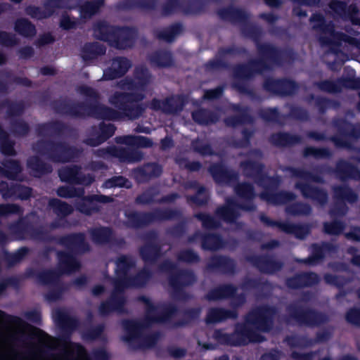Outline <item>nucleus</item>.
I'll return each mask as SVG.
<instances>
[{"instance_id":"obj_47","label":"nucleus","mask_w":360,"mask_h":360,"mask_svg":"<svg viewBox=\"0 0 360 360\" xmlns=\"http://www.w3.org/2000/svg\"><path fill=\"white\" fill-rule=\"evenodd\" d=\"M133 177L139 184L146 183L158 176V162H148L132 170Z\"/></svg>"},{"instance_id":"obj_29","label":"nucleus","mask_w":360,"mask_h":360,"mask_svg":"<svg viewBox=\"0 0 360 360\" xmlns=\"http://www.w3.org/2000/svg\"><path fill=\"white\" fill-rule=\"evenodd\" d=\"M0 193L4 200L14 198L27 200L32 195V188L20 184H9L5 181H0Z\"/></svg>"},{"instance_id":"obj_3","label":"nucleus","mask_w":360,"mask_h":360,"mask_svg":"<svg viewBox=\"0 0 360 360\" xmlns=\"http://www.w3.org/2000/svg\"><path fill=\"white\" fill-rule=\"evenodd\" d=\"M58 244L67 250H59L56 253L58 267L62 273L72 274L79 271L81 262L77 255H82L91 251V247L84 232H72L59 236Z\"/></svg>"},{"instance_id":"obj_54","label":"nucleus","mask_w":360,"mask_h":360,"mask_svg":"<svg viewBox=\"0 0 360 360\" xmlns=\"http://www.w3.org/2000/svg\"><path fill=\"white\" fill-rule=\"evenodd\" d=\"M234 192L239 198L245 201L244 203H253L257 195L253 184L249 182L237 183Z\"/></svg>"},{"instance_id":"obj_52","label":"nucleus","mask_w":360,"mask_h":360,"mask_svg":"<svg viewBox=\"0 0 360 360\" xmlns=\"http://www.w3.org/2000/svg\"><path fill=\"white\" fill-rule=\"evenodd\" d=\"M27 166L36 177L51 174L53 171L51 165L45 162L37 155L31 156L27 159Z\"/></svg>"},{"instance_id":"obj_15","label":"nucleus","mask_w":360,"mask_h":360,"mask_svg":"<svg viewBox=\"0 0 360 360\" xmlns=\"http://www.w3.org/2000/svg\"><path fill=\"white\" fill-rule=\"evenodd\" d=\"M311 22L314 23V27L320 29L329 37V41L325 45H342L343 43L348 45H360V42L356 38L347 36L343 33L335 32L333 26L326 25L325 20L321 14H314L311 18Z\"/></svg>"},{"instance_id":"obj_53","label":"nucleus","mask_w":360,"mask_h":360,"mask_svg":"<svg viewBox=\"0 0 360 360\" xmlns=\"http://www.w3.org/2000/svg\"><path fill=\"white\" fill-rule=\"evenodd\" d=\"M191 187L195 188L197 191L194 195L187 196V202L198 207L207 205L210 196L206 188L203 186H200L197 181L192 182Z\"/></svg>"},{"instance_id":"obj_49","label":"nucleus","mask_w":360,"mask_h":360,"mask_svg":"<svg viewBox=\"0 0 360 360\" xmlns=\"http://www.w3.org/2000/svg\"><path fill=\"white\" fill-rule=\"evenodd\" d=\"M335 173L341 180H360V169L354 165L344 160L338 161Z\"/></svg>"},{"instance_id":"obj_63","label":"nucleus","mask_w":360,"mask_h":360,"mask_svg":"<svg viewBox=\"0 0 360 360\" xmlns=\"http://www.w3.org/2000/svg\"><path fill=\"white\" fill-rule=\"evenodd\" d=\"M1 165L6 169V177L10 180H15L22 168L19 160L5 159Z\"/></svg>"},{"instance_id":"obj_18","label":"nucleus","mask_w":360,"mask_h":360,"mask_svg":"<svg viewBox=\"0 0 360 360\" xmlns=\"http://www.w3.org/2000/svg\"><path fill=\"white\" fill-rule=\"evenodd\" d=\"M262 88L265 91L274 95L289 96L297 93L299 85L289 78L275 79L269 77L264 80Z\"/></svg>"},{"instance_id":"obj_14","label":"nucleus","mask_w":360,"mask_h":360,"mask_svg":"<svg viewBox=\"0 0 360 360\" xmlns=\"http://www.w3.org/2000/svg\"><path fill=\"white\" fill-rule=\"evenodd\" d=\"M94 154L96 156L102 158L109 157L115 158L120 162L135 163L141 162L143 159L144 154L141 150L136 149L125 148L116 146H110L106 148L97 149Z\"/></svg>"},{"instance_id":"obj_33","label":"nucleus","mask_w":360,"mask_h":360,"mask_svg":"<svg viewBox=\"0 0 360 360\" xmlns=\"http://www.w3.org/2000/svg\"><path fill=\"white\" fill-rule=\"evenodd\" d=\"M278 186L279 185L274 188H264V191L259 195L260 199L273 205H285L296 199L297 195L291 191H280L275 192Z\"/></svg>"},{"instance_id":"obj_26","label":"nucleus","mask_w":360,"mask_h":360,"mask_svg":"<svg viewBox=\"0 0 360 360\" xmlns=\"http://www.w3.org/2000/svg\"><path fill=\"white\" fill-rule=\"evenodd\" d=\"M288 171L293 177L302 179L307 181H311L314 183L323 184L324 179L323 174H330L333 172L332 167L327 165H321L316 166L313 172H309L302 168L288 167Z\"/></svg>"},{"instance_id":"obj_48","label":"nucleus","mask_w":360,"mask_h":360,"mask_svg":"<svg viewBox=\"0 0 360 360\" xmlns=\"http://www.w3.org/2000/svg\"><path fill=\"white\" fill-rule=\"evenodd\" d=\"M68 129V126L61 121L55 120L39 124L36 132L39 136H60Z\"/></svg>"},{"instance_id":"obj_13","label":"nucleus","mask_w":360,"mask_h":360,"mask_svg":"<svg viewBox=\"0 0 360 360\" xmlns=\"http://www.w3.org/2000/svg\"><path fill=\"white\" fill-rule=\"evenodd\" d=\"M333 191L335 202L334 207L330 210V214L343 217L349 211V207L345 202L355 203L358 200L359 195L348 185L335 186L333 188Z\"/></svg>"},{"instance_id":"obj_27","label":"nucleus","mask_w":360,"mask_h":360,"mask_svg":"<svg viewBox=\"0 0 360 360\" xmlns=\"http://www.w3.org/2000/svg\"><path fill=\"white\" fill-rule=\"evenodd\" d=\"M321 278L314 271H302L288 277L285 281L286 287L291 290L311 288L319 283Z\"/></svg>"},{"instance_id":"obj_45","label":"nucleus","mask_w":360,"mask_h":360,"mask_svg":"<svg viewBox=\"0 0 360 360\" xmlns=\"http://www.w3.org/2000/svg\"><path fill=\"white\" fill-rule=\"evenodd\" d=\"M186 103L187 100L184 95H174L167 98L162 103L159 100V110L162 108L166 113L174 115L181 112Z\"/></svg>"},{"instance_id":"obj_55","label":"nucleus","mask_w":360,"mask_h":360,"mask_svg":"<svg viewBox=\"0 0 360 360\" xmlns=\"http://www.w3.org/2000/svg\"><path fill=\"white\" fill-rule=\"evenodd\" d=\"M58 270L55 269H44L38 272L37 282L42 285H52L60 281L62 274L61 270L58 266Z\"/></svg>"},{"instance_id":"obj_4","label":"nucleus","mask_w":360,"mask_h":360,"mask_svg":"<svg viewBox=\"0 0 360 360\" xmlns=\"http://www.w3.org/2000/svg\"><path fill=\"white\" fill-rule=\"evenodd\" d=\"M39 155L54 163H67L77 158L79 150L68 143L52 139H39L33 146Z\"/></svg>"},{"instance_id":"obj_32","label":"nucleus","mask_w":360,"mask_h":360,"mask_svg":"<svg viewBox=\"0 0 360 360\" xmlns=\"http://www.w3.org/2000/svg\"><path fill=\"white\" fill-rule=\"evenodd\" d=\"M258 57L248 60L253 76L262 75L264 72L272 70L274 64L268 55L269 48L273 46H256Z\"/></svg>"},{"instance_id":"obj_60","label":"nucleus","mask_w":360,"mask_h":360,"mask_svg":"<svg viewBox=\"0 0 360 360\" xmlns=\"http://www.w3.org/2000/svg\"><path fill=\"white\" fill-rule=\"evenodd\" d=\"M49 206L57 216L60 217H65L73 212V208L70 205L58 198H51L49 201Z\"/></svg>"},{"instance_id":"obj_20","label":"nucleus","mask_w":360,"mask_h":360,"mask_svg":"<svg viewBox=\"0 0 360 360\" xmlns=\"http://www.w3.org/2000/svg\"><path fill=\"white\" fill-rule=\"evenodd\" d=\"M58 176L61 181L70 184L91 186L95 181L92 174H83L79 165H72L58 169Z\"/></svg>"},{"instance_id":"obj_2","label":"nucleus","mask_w":360,"mask_h":360,"mask_svg":"<svg viewBox=\"0 0 360 360\" xmlns=\"http://www.w3.org/2000/svg\"><path fill=\"white\" fill-rule=\"evenodd\" d=\"M77 91L94 103L74 102L66 98L56 99L51 102L53 111L60 115L72 118L85 119L88 117L99 120H113L118 116V112L113 108L98 103L99 94L93 87L81 85Z\"/></svg>"},{"instance_id":"obj_38","label":"nucleus","mask_w":360,"mask_h":360,"mask_svg":"<svg viewBox=\"0 0 360 360\" xmlns=\"http://www.w3.org/2000/svg\"><path fill=\"white\" fill-rule=\"evenodd\" d=\"M238 313L236 309L223 307H211L207 310L205 321L207 325L224 322L228 319H236Z\"/></svg>"},{"instance_id":"obj_61","label":"nucleus","mask_w":360,"mask_h":360,"mask_svg":"<svg viewBox=\"0 0 360 360\" xmlns=\"http://www.w3.org/2000/svg\"><path fill=\"white\" fill-rule=\"evenodd\" d=\"M151 277L150 271L144 267L135 275L128 276L129 286L131 288H142L145 286Z\"/></svg>"},{"instance_id":"obj_9","label":"nucleus","mask_w":360,"mask_h":360,"mask_svg":"<svg viewBox=\"0 0 360 360\" xmlns=\"http://www.w3.org/2000/svg\"><path fill=\"white\" fill-rule=\"evenodd\" d=\"M277 309L269 304H264L253 309L245 316V321L253 326L256 330L263 333L270 332L274 327V317Z\"/></svg>"},{"instance_id":"obj_41","label":"nucleus","mask_w":360,"mask_h":360,"mask_svg":"<svg viewBox=\"0 0 360 360\" xmlns=\"http://www.w3.org/2000/svg\"><path fill=\"white\" fill-rule=\"evenodd\" d=\"M271 144L278 148L291 147L302 143L300 135L292 134L289 132L278 131L273 133L269 138Z\"/></svg>"},{"instance_id":"obj_43","label":"nucleus","mask_w":360,"mask_h":360,"mask_svg":"<svg viewBox=\"0 0 360 360\" xmlns=\"http://www.w3.org/2000/svg\"><path fill=\"white\" fill-rule=\"evenodd\" d=\"M330 8L335 15L342 18L349 19L353 25L360 26V19L355 17L358 12L355 5H351L347 8L342 2L333 1L330 4Z\"/></svg>"},{"instance_id":"obj_8","label":"nucleus","mask_w":360,"mask_h":360,"mask_svg":"<svg viewBox=\"0 0 360 360\" xmlns=\"http://www.w3.org/2000/svg\"><path fill=\"white\" fill-rule=\"evenodd\" d=\"M287 311L290 318L300 326L315 327L329 321V317L326 314L313 308H303L297 304H290L287 307Z\"/></svg>"},{"instance_id":"obj_23","label":"nucleus","mask_w":360,"mask_h":360,"mask_svg":"<svg viewBox=\"0 0 360 360\" xmlns=\"http://www.w3.org/2000/svg\"><path fill=\"white\" fill-rule=\"evenodd\" d=\"M237 264L231 257L224 255H212L205 265V270L217 271L222 274L233 275L236 273Z\"/></svg>"},{"instance_id":"obj_57","label":"nucleus","mask_w":360,"mask_h":360,"mask_svg":"<svg viewBox=\"0 0 360 360\" xmlns=\"http://www.w3.org/2000/svg\"><path fill=\"white\" fill-rule=\"evenodd\" d=\"M0 78L2 80L8 83V87L11 84H15L16 85L30 87L32 86V81L27 77H22L15 75L10 70L2 69L0 70Z\"/></svg>"},{"instance_id":"obj_35","label":"nucleus","mask_w":360,"mask_h":360,"mask_svg":"<svg viewBox=\"0 0 360 360\" xmlns=\"http://www.w3.org/2000/svg\"><path fill=\"white\" fill-rule=\"evenodd\" d=\"M246 322L245 323H237L236 325L234 333L236 340H239V346L247 345L249 342H262L265 338L257 331L253 330Z\"/></svg>"},{"instance_id":"obj_6","label":"nucleus","mask_w":360,"mask_h":360,"mask_svg":"<svg viewBox=\"0 0 360 360\" xmlns=\"http://www.w3.org/2000/svg\"><path fill=\"white\" fill-rule=\"evenodd\" d=\"M179 312V307L173 303L163 305L159 303V324L166 323L173 328L186 327L199 318L201 314V308L190 307L184 309L181 311L184 317L176 321L173 320L174 317Z\"/></svg>"},{"instance_id":"obj_21","label":"nucleus","mask_w":360,"mask_h":360,"mask_svg":"<svg viewBox=\"0 0 360 360\" xmlns=\"http://www.w3.org/2000/svg\"><path fill=\"white\" fill-rule=\"evenodd\" d=\"M116 131L113 124H105L101 122L98 125H93L88 131L89 136L84 139L83 143L91 147H96L112 137Z\"/></svg>"},{"instance_id":"obj_59","label":"nucleus","mask_w":360,"mask_h":360,"mask_svg":"<svg viewBox=\"0 0 360 360\" xmlns=\"http://www.w3.org/2000/svg\"><path fill=\"white\" fill-rule=\"evenodd\" d=\"M271 283L267 280L261 278H245L240 284V288L244 290H257L262 291L266 288H271Z\"/></svg>"},{"instance_id":"obj_64","label":"nucleus","mask_w":360,"mask_h":360,"mask_svg":"<svg viewBox=\"0 0 360 360\" xmlns=\"http://www.w3.org/2000/svg\"><path fill=\"white\" fill-rule=\"evenodd\" d=\"M15 31L25 37H32L36 34V29L28 20L20 18L15 21Z\"/></svg>"},{"instance_id":"obj_24","label":"nucleus","mask_w":360,"mask_h":360,"mask_svg":"<svg viewBox=\"0 0 360 360\" xmlns=\"http://www.w3.org/2000/svg\"><path fill=\"white\" fill-rule=\"evenodd\" d=\"M79 0H51L44 6V10L35 6H29L26 13L32 18L44 19L49 17L53 13V8H72L77 5Z\"/></svg>"},{"instance_id":"obj_46","label":"nucleus","mask_w":360,"mask_h":360,"mask_svg":"<svg viewBox=\"0 0 360 360\" xmlns=\"http://www.w3.org/2000/svg\"><path fill=\"white\" fill-rule=\"evenodd\" d=\"M151 236L153 242L146 243L139 250L140 256L146 264L158 262V231H153Z\"/></svg>"},{"instance_id":"obj_51","label":"nucleus","mask_w":360,"mask_h":360,"mask_svg":"<svg viewBox=\"0 0 360 360\" xmlns=\"http://www.w3.org/2000/svg\"><path fill=\"white\" fill-rule=\"evenodd\" d=\"M225 242L222 236L216 233H203L201 235V248L205 251H217L222 249Z\"/></svg>"},{"instance_id":"obj_28","label":"nucleus","mask_w":360,"mask_h":360,"mask_svg":"<svg viewBox=\"0 0 360 360\" xmlns=\"http://www.w3.org/2000/svg\"><path fill=\"white\" fill-rule=\"evenodd\" d=\"M208 172L217 184L230 185L237 182L239 179L238 173L228 168L222 162L211 164L208 167Z\"/></svg>"},{"instance_id":"obj_31","label":"nucleus","mask_w":360,"mask_h":360,"mask_svg":"<svg viewBox=\"0 0 360 360\" xmlns=\"http://www.w3.org/2000/svg\"><path fill=\"white\" fill-rule=\"evenodd\" d=\"M295 188L300 191L304 198L316 202L321 206L326 205L328 201V194L325 189L309 183L297 181Z\"/></svg>"},{"instance_id":"obj_16","label":"nucleus","mask_w":360,"mask_h":360,"mask_svg":"<svg viewBox=\"0 0 360 360\" xmlns=\"http://www.w3.org/2000/svg\"><path fill=\"white\" fill-rule=\"evenodd\" d=\"M259 219L266 226L277 227L282 232L286 234L294 235L296 238L300 240L305 239L311 233V226L308 224H300L276 221L271 219L264 213L259 214Z\"/></svg>"},{"instance_id":"obj_11","label":"nucleus","mask_w":360,"mask_h":360,"mask_svg":"<svg viewBox=\"0 0 360 360\" xmlns=\"http://www.w3.org/2000/svg\"><path fill=\"white\" fill-rule=\"evenodd\" d=\"M139 300L147 304L146 314L141 320L124 319L122 325L125 332H142L158 323V305L153 304L146 296H140Z\"/></svg>"},{"instance_id":"obj_5","label":"nucleus","mask_w":360,"mask_h":360,"mask_svg":"<svg viewBox=\"0 0 360 360\" xmlns=\"http://www.w3.org/2000/svg\"><path fill=\"white\" fill-rule=\"evenodd\" d=\"M167 281L171 289V296L174 300L188 302L192 299V295L186 290V288L197 282V276L192 269L178 268L174 264L169 262Z\"/></svg>"},{"instance_id":"obj_10","label":"nucleus","mask_w":360,"mask_h":360,"mask_svg":"<svg viewBox=\"0 0 360 360\" xmlns=\"http://www.w3.org/2000/svg\"><path fill=\"white\" fill-rule=\"evenodd\" d=\"M337 130V135L331 136L330 140L338 148H350V141L360 139V125H356L345 118H337L333 121Z\"/></svg>"},{"instance_id":"obj_44","label":"nucleus","mask_w":360,"mask_h":360,"mask_svg":"<svg viewBox=\"0 0 360 360\" xmlns=\"http://www.w3.org/2000/svg\"><path fill=\"white\" fill-rule=\"evenodd\" d=\"M91 238L96 245L110 244L115 240V233L110 226H98L89 230Z\"/></svg>"},{"instance_id":"obj_25","label":"nucleus","mask_w":360,"mask_h":360,"mask_svg":"<svg viewBox=\"0 0 360 360\" xmlns=\"http://www.w3.org/2000/svg\"><path fill=\"white\" fill-rule=\"evenodd\" d=\"M128 32V29L115 28L110 26L105 22H98L94 29V34L96 38L102 41H116L117 45L122 42Z\"/></svg>"},{"instance_id":"obj_1","label":"nucleus","mask_w":360,"mask_h":360,"mask_svg":"<svg viewBox=\"0 0 360 360\" xmlns=\"http://www.w3.org/2000/svg\"><path fill=\"white\" fill-rule=\"evenodd\" d=\"M151 75L143 65L135 67L132 77H126L118 82V87L124 91H115L109 98L110 103L121 116L131 120L139 119L146 110L141 102L146 98L145 91L150 84ZM115 110V109H113Z\"/></svg>"},{"instance_id":"obj_30","label":"nucleus","mask_w":360,"mask_h":360,"mask_svg":"<svg viewBox=\"0 0 360 360\" xmlns=\"http://www.w3.org/2000/svg\"><path fill=\"white\" fill-rule=\"evenodd\" d=\"M124 215L127 219V225L128 227L139 229L148 226L153 222L158 221V208H155L152 212H126Z\"/></svg>"},{"instance_id":"obj_62","label":"nucleus","mask_w":360,"mask_h":360,"mask_svg":"<svg viewBox=\"0 0 360 360\" xmlns=\"http://www.w3.org/2000/svg\"><path fill=\"white\" fill-rule=\"evenodd\" d=\"M81 57L85 62L97 59L106 53L107 46H82Z\"/></svg>"},{"instance_id":"obj_37","label":"nucleus","mask_w":360,"mask_h":360,"mask_svg":"<svg viewBox=\"0 0 360 360\" xmlns=\"http://www.w3.org/2000/svg\"><path fill=\"white\" fill-rule=\"evenodd\" d=\"M8 228L17 240H22L27 238H31L34 226L27 217H22L11 223Z\"/></svg>"},{"instance_id":"obj_19","label":"nucleus","mask_w":360,"mask_h":360,"mask_svg":"<svg viewBox=\"0 0 360 360\" xmlns=\"http://www.w3.org/2000/svg\"><path fill=\"white\" fill-rule=\"evenodd\" d=\"M245 260L260 273L268 275H274L282 270L284 263L276 259L273 255H250L245 257Z\"/></svg>"},{"instance_id":"obj_12","label":"nucleus","mask_w":360,"mask_h":360,"mask_svg":"<svg viewBox=\"0 0 360 360\" xmlns=\"http://www.w3.org/2000/svg\"><path fill=\"white\" fill-rule=\"evenodd\" d=\"M256 210L254 203H239L232 198H227L225 203L215 210V215L226 223L233 224L240 217V210L252 212Z\"/></svg>"},{"instance_id":"obj_36","label":"nucleus","mask_w":360,"mask_h":360,"mask_svg":"<svg viewBox=\"0 0 360 360\" xmlns=\"http://www.w3.org/2000/svg\"><path fill=\"white\" fill-rule=\"evenodd\" d=\"M336 249V246L330 242H322L321 244L313 243L311 245V255L302 259L301 262L308 265L316 264L324 259L326 252H333Z\"/></svg>"},{"instance_id":"obj_17","label":"nucleus","mask_w":360,"mask_h":360,"mask_svg":"<svg viewBox=\"0 0 360 360\" xmlns=\"http://www.w3.org/2000/svg\"><path fill=\"white\" fill-rule=\"evenodd\" d=\"M55 321L61 329L68 333L67 335H63L64 341L69 342L70 345L73 348L74 352L78 356H84L86 354L85 347L79 343H75L70 341V333L75 330L78 325V320L70 316L68 313L58 310L55 315Z\"/></svg>"},{"instance_id":"obj_7","label":"nucleus","mask_w":360,"mask_h":360,"mask_svg":"<svg viewBox=\"0 0 360 360\" xmlns=\"http://www.w3.org/2000/svg\"><path fill=\"white\" fill-rule=\"evenodd\" d=\"M243 175L254 180L255 184L263 188H275L280 185L281 180L278 176H269L265 172L263 163L246 160L241 161L239 165Z\"/></svg>"},{"instance_id":"obj_40","label":"nucleus","mask_w":360,"mask_h":360,"mask_svg":"<svg viewBox=\"0 0 360 360\" xmlns=\"http://www.w3.org/2000/svg\"><path fill=\"white\" fill-rule=\"evenodd\" d=\"M269 48L268 55L274 66L281 67L285 64H292L296 59V53L292 49L280 50L278 46Z\"/></svg>"},{"instance_id":"obj_42","label":"nucleus","mask_w":360,"mask_h":360,"mask_svg":"<svg viewBox=\"0 0 360 360\" xmlns=\"http://www.w3.org/2000/svg\"><path fill=\"white\" fill-rule=\"evenodd\" d=\"M115 142L129 146L130 149L148 148L153 146V141L146 136L137 135L119 136L115 138Z\"/></svg>"},{"instance_id":"obj_58","label":"nucleus","mask_w":360,"mask_h":360,"mask_svg":"<svg viewBox=\"0 0 360 360\" xmlns=\"http://www.w3.org/2000/svg\"><path fill=\"white\" fill-rule=\"evenodd\" d=\"M115 274L129 276V271L136 266V261L130 255H122L115 261Z\"/></svg>"},{"instance_id":"obj_39","label":"nucleus","mask_w":360,"mask_h":360,"mask_svg":"<svg viewBox=\"0 0 360 360\" xmlns=\"http://www.w3.org/2000/svg\"><path fill=\"white\" fill-rule=\"evenodd\" d=\"M237 291L238 288L232 283L221 284L210 290L205 299L209 302L229 300L236 295Z\"/></svg>"},{"instance_id":"obj_56","label":"nucleus","mask_w":360,"mask_h":360,"mask_svg":"<svg viewBox=\"0 0 360 360\" xmlns=\"http://www.w3.org/2000/svg\"><path fill=\"white\" fill-rule=\"evenodd\" d=\"M314 101V104L320 114H325L329 108H338L340 103L339 101L323 96H315L311 94L308 101Z\"/></svg>"},{"instance_id":"obj_22","label":"nucleus","mask_w":360,"mask_h":360,"mask_svg":"<svg viewBox=\"0 0 360 360\" xmlns=\"http://www.w3.org/2000/svg\"><path fill=\"white\" fill-rule=\"evenodd\" d=\"M122 340L133 350L155 347L158 345V331L143 335L142 332H126Z\"/></svg>"},{"instance_id":"obj_34","label":"nucleus","mask_w":360,"mask_h":360,"mask_svg":"<svg viewBox=\"0 0 360 360\" xmlns=\"http://www.w3.org/2000/svg\"><path fill=\"white\" fill-rule=\"evenodd\" d=\"M131 67V61L122 56L112 59L111 65L105 70L103 78L106 80H113L122 77Z\"/></svg>"},{"instance_id":"obj_50","label":"nucleus","mask_w":360,"mask_h":360,"mask_svg":"<svg viewBox=\"0 0 360 360\" xmlns=\"http://www.w3.org/2000/svg\"><path fill=\"white\" fill-rule=\"evenodd\" d=\"M193 120L202 126H208L217 123L219 120V115L207 108H200L191 113Z\"/></svg>"}]
</instances>
